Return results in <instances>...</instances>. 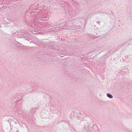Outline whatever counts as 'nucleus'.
Returning a JSON list of instances; mask_svg holds the SVG:
<instances>
[{"mask_svg":"<svg viewBox=\"0 0 132 132\" xmlns=\"http://www.w3.org/2000/svg\"><path fill=\"white\" fill-rule=\"evenodd\" d=\"M106 95L108 97H109V98L111 99H112L113 98L112 96V95L110 94L109 93L107 94H106Z\"/></svg>","mask_w":132,"mask_h":132,"instance_id":"obj_1","label":"nucleus"},{"mask_svg":"<svg viewBox=\"0 0 132 132\" xmlns=\"http://www.w3.org/2000/svg\"><path fill=\"white\" fill-rule=\"evenodd\" d=\"M16 132H19V131L18 130H17L16 131Z\"/></svg>","mask_w":132,"mask_h":132,"instance_id":"obj_2","label":"nucleus"}]
</instances>
